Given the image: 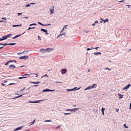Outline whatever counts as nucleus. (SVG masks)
Returning <instances> with one entry per match:
<instances>
[{"label":"nucleus","instance_id":"18","mask_svg":"<svg viewBox=\"0 0 131 131\" xmlns=\"http://www.w3.org/2000/svg\"><path fill=\"white\" fill-rule=\"evenodd\" d=\"M19 36H21V34L16 35V36L13 37L12 38H13V39H15L17 38V37H19Z\"/></svg>","mask_w":131,"mask_h":131},{"label":"nucleus","instance_id":"33","mask_svg":"<svg viewBox=\"0 0 131 131\" xmlns=\"http://www.w3.org/2000/svg\"><path fill=\"white\" fill-rule=\"evenodd\" d=\"M104 70H108L109 71H111V69H110L109 68H106L104 69Z\"/></svg>","mask_w":131,"mask_h":131},{"label":"nucleus","instance_id":"57","mask_svg":"<svg viewBox=\"0 0 131 131\" xmlns=\"http://www.w3.org/2000/svg\"><path fill=\"white\" fill-rule=\"evenodd\" d=\"M2 85H4V86H5V85H6V84H5L4 83H2Z\"/></svg>","mask_w":131,"mask_h":131},{"label":"nucleus","instance_id":"44","mask_svg":"<svg viewBox=\"0 0 131 131\" xmlns=\"http://www.w3.org/2000/svg\"><path fill=\"white\" fill-rule=\"evenodd\" d=\"M119 3H124V0H122L121 1H118Z\"/></svg>","mask_w":131,"mask_h":131},{"label":"nucleus","instance_id":"41","mask_svg":"<svg viewBox=\"0 0 131 131\" xmlns=\"http://www.w3.org/2000/svg\"><path fill=\"white\" fill-rule=\"evenodd\" d=\"M38 24H39V25H41V26H43V25H45L41 24V23H40V22H38Z\"/></svg>","mask_w":131,"mask_h":131},{"label":"nucleus","instance_id":"63","mask_svg":"<svg viewBox=\"0 0 131 131\" xmlns=\"http://www.w3.org/2000/svg\"><path fill=\"white\" fill-rule=\"evenodd\" d=\"M1 40H4V39H3V38H0V41H1Z\"/></svg>","mask_w":131,"mask_h":131},{"label":"nucleus","instance_id":"25","mask_svg":"<svg viewBox=\"0 0 131 131\" xmlns=\"http://www.w3.org/2000/svg\"><path fill=\"white\" fill-rule=\"evenodd\" d=\"M101 52H98V53H97V52H95L94 53V55H101Z\"/></svg>","mask_w":131,"mask_h":131},{"label":"nucleus","instance_id":"16","mask_svg":"<svg viewBox=\"0 0 131 131\" xmlns=\"http://www.w3.org/2000/svg\"><path fill=\"white\" fill-rule=\"evenodd\" d=\"M28 53V51H24V52H21V53H18L17 55H19V54H24V55H25V54Z\"/></svg>","mask_w":131,"mask_h":131},{"label":"nucleus","instance_id":"35","mask_svg":"<svg viewBox=\"0 0 131 131\" xmlns=\"http://www.w3.org/2000/svg\"><path fill=\"white\" fill-rule=\"evenodd\" d=\"M44 122H52V120H45Z\"/></svg>","mask_w":131,"mask_h":131},{"label":"nucleus","instance_id":"50","mask_svg":"<svg viewBox=\"0 0 131 131\" xmlns=\"http://www.w3.org/2000/svg\"><path fill=\"white\" fill-rule=\"evenodd\" d=\"M85 32H86V33H89V32H90V31H84Z\"/></svg>","mask_w":131,"mask_h":131},{"label":"nucleus","instance_id":"39","mask_svg":"<svg viewBox=\"0 0 131 131\" xmlns=\"http://www.w3.org/2000/svg\"><path fill=\"white\" fill-rule=\"evenodd\" d=\"M104 111H105V108H104L103 107H102V108H101V112H104Z\"/></svg>","mask_w":131,"mask_h":131},{"label":"nucleus","instance_id":"62","mask_svg":"<svg viewBox=\"0 0 131 131\" xmlns=\"http://www.w3.org/2000/svg\"><path fill=\"white\" fill-rule=\"evenodd\" d=\"M26 75L29 76V75H28V74H26L24 75V76H26Z\"/></svg>","mask_w":131,"mask_h":131},{"label":"nucleus","instance_id":"28","mask_svg":"<svg viewBox=\"0 0 131 131\" xmlns=\"http://www.w3.org/2000/svg\"><path fill=\"white\" fill-rule=\"evenodd\" d=\"M103 21L104 23H106V22H108V18H106L105 20H102Z\"/></svg>","mask_w":131,"mask_h":131},{"label":"nucleus","instance_id":"17","mask_svg":"<svg viewBox=\"0 0 131 131\" xmlns=\"http://www.w3.org/2000/svg\"><path fill=\"white\" fill-rule=\"evenodd\" d=\"M81 87H80L79 88H77V87H75L73 89V91H78V90H80Z\"/></svg>","mask_w":131,"mask_h":131},{"label":"nucleus","instance_id":"43","mask_svg":"<svg viewBox=\"0 0 131 131\" xmlns=\"http://www.w3.org/2000/svg\"><path fill=\"white\" fill-rule=\"evenodd\" d=\"M25 90V87H24L23 89H21L20 92H23Z\"/></svg>","mask_w":131,"mask_h":131},{"label":"nucleus","instance_id":"46","mask_svg":"<svg viewBox=\"0 0 131 131\" xmlns=\"http://www.w3.org/2000/svg\"><path fill=\"white\" fill-rule=\"evenodd\" d=\"M46 76H47L48 77V74L45 75L43 76L42 77H42H46Z\"/></svg>","mask_w":131,"mask_h":131},{"label":"nucleus","instance_id":"10","mask_svg":"<svg viewBox=\"0 0 131 131\" xmlns=\"http://www.w3.org/2000/svg\"><path fill=\"white\" fill-rule=\"evenodd\" d=\"M92 89H93V88H92V86L90 85V86L87 87L86 89H85L84 90V91H88V90H92Z\"/></svg>","mask_w":131,"mask_h":131},{"label":"nucleus","instance_id":"45","mask_svg":"<svg viewBox=\"0 0 131 131\" xmlns=\"http://www.w3.org/2000/svg\"><path fill=\"white\" fill-rule=\"evenodd\" d=\"M66 111H71V109H66Z\"/></svg>","mask_w":131,"mask_h":131},{"label":"nucleus","instance_id":"53","mask_svg":"<svg viewBox=\"0 0 131 131\" xmlns=\"http://www.w3.org/2000/svg\"><path fill=\"white\" fill-rule=\"evenodd\" d=\"M19 15H22V13H18V16H19Z\"/></svg>","mask_w":131,"mask_h":131},{"label":"nucleus","instance_id":"34","mask_svg":"<svg viewBox=\"0 0 131 131\" xmlns=\"http://www.w3.org/2000/svg\"><path fill=\"white\" fill-rule=\"evenodd\" d=\"M63 114H64V115H69L71 114V113H64Z\"/></svg>","mask_w":131,"mask_h":131},{"label":"nucleus","instance_id":"29","mask_svg":"<svg viewBox=\"0 0 131 131\" xmlns=\"http://www.w3.org/2000/svg\"><path fill=\"white\" fill-rule=\"evenodd\" d=\"M51 25H52V24H45L43 25V26H51Z\"/></svg>","mask_w":131,"mask_h":131},{"label":"nucleus","instance_id":"23","mask_svg":"<svg viewBox=\"0 0 131 131\" xmlns=\"http://www.w3.org/2000/svg\"><path fill=\"white\" fill-rule=\"evenodd\" d=\"M50 91H51L50 89H45V90H43V92H50Z\"/></svg>","mask_w":131,"mask_h":131},{"label":"nucleus","instance_id":"51","mask_svg":"<svg viewBox=\"0 0 131 131\" xmlns=\"http://www.w3.org/2000/svg\"><path fill=\"white\" fill-rule=\"evenodd\" d=\"M55 128L58 129V128H60V125L58 126L57 127H55Z\"/></svg>","mask_w":131,"mask_h":131},{"label":"nucleus","instance_id":"9","mask_svg":"<svg viewBox=\"0 0 131 131\" xmlns=\"http://www.w3.org/2000/svg\"><path fill=\"white\" fill-rule=\"evenodd\" d=\"M78 110H79V108H75L71 109V111H74V112H76V111H78Z\"/></svg>","mask_w":131,"mask_h":131},{"label":"nucleus","instance_id":"61","mask_svg":"<svg viewBox=\"0 0 131 131\" xmlns=\"http://www.w3.org/2000/svg\"><path fill=\"white\" fill-rule=\"evenodd\" d=\"M98 20H96V21H95L94 23H95V24H96V23H98Z\"/></svg>","mask_w":131,"mask_h":131},{"label":"nucleus","instance_id":"42","mask_svg":"<svg viewBox=\"0 0 131 131\" xmlns=\"http://www.w3.org/2000/svg\"><path fill=\"white\" fill-rule=\"evenodd\" d=\"M38 40H41V38L40 37V36H38Z\"/></svg>","mask_w":131,"mask_h":131},{"label":"nucleus","instance_id":"49","mask_svg":"<svg viewBox=\"0 0 131 131\" xmlns=\"http://www.w3.org/2000/svg\"><path fill=\"white\" fill-rule=\"evenodd\" d=\"M30 29H32L31 27H29L28 30H30Z\"/></svg>","mask_w":131,"mask_h":131},{"label":"nucleus","instance_id":"60","mask_svg":"<svg viewBox=\"0 0 131 131\" xmlns=\"http://www.w3.org/2000/svg\"><path fill=\"white\" fill-rule=\"evenodd\" d=\"M102 115H105V113L104 112H102Z\"/></svg>","mask_w":131,"mask_h":131},{"label":"nucleus","instance_id":"1","mask_svg":"<svg viewBox=\"0 0 131 131\" xmlns=\"http://www.w3.org/2000/svg\"><path fill=\"white\" fill-rule=\"evenodd\" d=\"M54 51V49L53 48H47L46 49H42L40 50V53H50V52Z\"/></svg>","mask_w":131,"mask_h":131},{"label":"nucleus","instance_id":"12","mask_svg":"<svg viewBox=\"0 0 131 131\" xmlns=\"http://www.w3.org/2000/svg\"><path fill=\"white\" fill-rule=\"evenodd\" d=\"M30 5H35V3H32L30 4H27L26 6H25V7L27 8V7H30Z\"/></svg>","mask_w":131,"mask_h":131},{"label":"nucleus","instance_id":"13","mask_svg":"<svg viewBox=\"0 0 131 131\" xmlns=\"http://www.w3.org/2000/svg\"><path fill=\"white\" fill-rule=\"evenodd\" d=\"M91 88H92V89H96V88H97V84H92Z\"/></svg>","mask_w":131,"mask_h":131},{"label":"nucleus","instance_id":"21","mask_svg":"<svg viewBox=\"0 0 131 131\" xmlns=\"http://www.w3.org/2000/svg\"><path fill=\"white\" fill-rule=\"evenodd\" d=\"M23 95H19L18 96H16L15 97L13 98L12 99H17V98H20V97H22Z\"/></svg>","mask_w":131,"mask_h":131},{"label":"nucleus","instance_id":"14","mask_svg":"<svg viewBox=\"0 0 131 131\" xmlns=\"http://www.w3.org/2000/svg\"><path fill=\"white\" fill-rule=\"evenodd\" d=\"M11 62H14V60H8L5 64V66H7L9 63H11Z\"/></svg>","mask_w":131,"mask_h":131},{"label":"nucleus","instance_id":"59","mask_svg":"<svg viewBox=\"0 0 131 131\" xmlns=\"http://www.w3.org/2000/svg\"><path fill=\"white\" fill-rule=\"evenodd\" d=\"M95 25H96V24L95 23L92 24V26H95Z\"/></svg>","mask_w":131,"mask_h":131},{"label":"nucleus","instance_id":"56","mask_svg":"<svg viewBox=\"0 0 131 131\" xmlns=\"http://www.w3.org/2000/svg\"><path fill=\"white\" fill-rule=\"evenodd\" d=\"M2 20H6V18H5V17H3V18H2Z\"/></svg>","mask_w":131,"mask_h":131},{"label":"nucleus","instance_id":"27","mask_svg":"<svg viewBox=\"0 0 131 131\" xmlns=\"http://www.w3.org/2000/svg\"><path fill=\"white\" fill-rule=\"evenodd\" d=\"M12 35V34H9L8 35L5 36L6 37V38H8V37H10Z\"/></svg>","mask_w":131,"mask_h":131},{"label":"nucleus","instance_id":"3","mask_svg":"<svg viewBox=\"0 0 131 131\" xmlns=\"http://www.w3.org/2000/svg\"><path fill=\"white\" fill-rule=\"evenodd\" d=\"M28 56H20L19 57V60H27L28 59Z\"/></svg>","mask_w":131,"mask_h":131},{"label":"nucleus","instance_id":"8","mask_svg":"<svg viewBox=\"0 0 131 131\" xmlns=\"http://www.w3.org/2000/svg\"><path fill=\"white\" fill-rule=\"evenodd\" d=\"M22 128H23V126L18 127L15 128L14 131L20 130V129H22Z\"/></svg>","mask_w":131,"mask_h":131},{"label":"nucleus","instance_id":"2","mask_svg":"<svg viewBox=\"0 0 131 131\" xmlns=\"http://www.w3.org/2000/svg\"><path fill=\"white\" fill-rule=\"evenodd\" d=\"M42 101H46V99H42V100H36V101H29V103H39V102H41Z\"/></svg>","mask_w":131,"mask_h":131},{"label":"nucleus","instance_id":"55","mask_svg":"<svg viewBox=\"0 0 131 131\" xmlns=\"http://www.w3.org/2000/svg\"><path fill=\"white\" fill-rule=\"evenodd\" d=\"M99 48H100V47H96V48H95L94 49H95V50H98V49H99Z\"/></svg>","mask_w":131,"mask_h":131},{"label":"nucleus","instance_id":"38","mask_svg":"<svg viewBox=\"0 0 131 131\" xmlns=\"http://www.w3.org/2000/svg\"><path fill=\"white\" fill-rule=\"evenodd\" d=\"M2 46H9V43H2Z\"/></svg>","mask_w":131,"mask_h":131},{"label":"nucleus","instance_id":"47","mask_svg":"<svg viewBox=\"0 0 131 131\" xmlns=\"http://www.w3.org/2000/svg\"><path fill=\"white\" fill-rule=\"evenodd\" d=\"M56 83H62V82L56 81Z\"/></svg>","mask_w":131,"mask_h":131},{"label":"nucleus","instance_id":"37","mask_svg":"<svg viewBox=\"0 0 131 131\" xmlns=\"http://www.w3.org/2000/svg\"><path fill=\"white\" fill-rule=\"evenodd\" d=\"M35 122V120L33 121V122L31 123L30 125H33V124H34Z\"/></svg>","mask_w":131,"mask_h":131},{"label":"nucleus","instance_id":"15","mask_svg":"<svg viewBox=\"0 0 131 131\" xmlns=\"http://www.w3.org/2000/svg\"><path fill=\"white\" fill-rule=\"evenodd\" d=\"M9 68H12L13 69L16 68V66H15V65L14 64H11L9 66Z\"/></svg>","mask_w":131,"mask_h":131},{"label":"nucleus","instance_id":"58","mask_svg":"<svg viewBox=\"0 0 131 131\" xmlns=\"http://www.w3.org/2000/svg\"><path fill=\"white\" fill-rule=\"evenodd\" d=\"M33 86V87H34V86H35V87L38 86V85H34Z\"/></svg>","mask_w":131,"mask_h":131},{"label":"nucleus","instance_id":"7","mask_svg":"<svg viewBox=\"0 0 131 131\" xmlns=\"http://www.w3.org/2000/svg\"><path fill=\"white\" fill-rule=\"evenodd\" d=\"M41 31H43V32H45L46 33V34H47L48 35V34H49V33L48 32V31L46 29H41Z\"/></svg>","mask_w":131,"mask_h":131},{"label":"nucleus","instance_id":"19","mask_svg":"<svg viewBox=\"0 0 131 131\" xmlns=\"http://www.w3.org/2000/svg\"><path fill=\"white\" fill-rule=\"evenodd\" d=\"M118 95L119 96V99H122L123 98V95L120 94H118Z\"/></svg>","mask_w":131,"mask_h":131},{"label":"nucleus","instance_id":"52","mask_svg":"<svg viewBox=\"0 0 131 131\" xmlns=\"http://www.w3.org/2000/svg\"><path fill=\"white\" fill-rule=\"evenodd\" d=\"M50 92H55V90H50Z\"/></svg>","mask_w":131,"mask_h":131},{"label":"nucleus","instance_id":"30","mask_svg":"<svg viewBox=\"0 0 131 131\" xmlns=\"http://www.w3.org/2000/svg\"><path fill=\"white\" fill-rule=\"evenodd\" d=\"M2 39H3V40H5V39H7V37H6V36H3L2 37Z\"/></svg>","mask_w":131,"mask_h":131},{"label":"nucleus","instance_id":"5","mask_svg":"<svg viewBox=\"0 0 131 131\" xmlns=\"http://www.w3.org/2000/svg\"><path fill=\"white\" fill-rule=\"evenodd\" d=\"M60 72H61V74H65V73H66L67 72V70H65L64 69H62L60 70Z\"/></svg>","mask_w":131,"mask_h":131},{"label":"nucleus","instance_id":"32","mask_svg":"<svg viewBox=\"0 0 131 131\" xmlns=\"http://www.w3.org/2000/svg\"><path fill=\"white\" fill-rule=\"evenodd\" d=\"M124 128H128V127L126 126V124H124Z\"/></svg>","mask_w":131,"mask_h":131},{"label":"nucleus","instance_id":"31","mask_svg":"<svg viewBox=\"0 0 131 131\" xmlns=\"http://www.w3.org/2000/svg\"><path fill=\"white\" fill-rule=\"evenodd\" d=\"M67 91H68V92H72V91H73V89H67Z\"/></svg>","mask_w":131,"mask_h":131},{"label":"nucleus","instance_id":"40","mask_svg":"<svg viewBox=\"0 0 131 131\" xmlns=\"http://www.w3.org/2000/svg\"><path fill=\"white\" fill-rule=\"evenodd\" d=\"M36 24H32L31 25H30V26H36Z\"/></svg>","mask_w":131,"mask_h":131},{"label":"nucleus","instance_id":"54","mask_svg":"<svg viewBox=\"0 0 131 131\" xmlns=\"http://www.w3.org/2000/svg\"><path fill=\"white\" fill-rule=\"evenodd\" d=\"M126 7H128V9H129V7H131V6H130V5H126Z\"/></svg>","mask_w":131,"mask_h":131},{"label":"nucleus","instance_id":"36","mask_svg":"<svg viewBox=\"0 0 131 131\" xmlns=\"http://www.w3.org/2000/svg\"><path fill=\"white\" fill-rule=\"evenodd\" d=\"M23 78H26V77H20L18 78V79H23Z\"/></svg>","mask_w":131,"mask_h":131},{"label":"nucleus","instance_id":"26","mask_svg":"<svg viewBox=\"0 0 131 131\" xmlns=\"http://www.w3.org/2000/svg\"><path fill=\"white\" fill-rule=\"evenodd\" d=\"M67 29V25H66V26H64V27H63V29L61 31V32H62V31H63V29Z\"/></svg>","mask_w":131,"mask_h":131},{"label":"nucleus","instance_id":"4","mask_svg":"<svg viewBox=\"0 0 131 131\" xmlns=\"http://www.w3.org/2000/svg\"><path fill=\"white\" fill-rule=\"evenodd\" d=\"M54 9H55V7L54 6H52L50 8V11L51 15H53V14H54Z\"/></svg>","mask_w":131,"mask_h":131},{"label":"nucleus","instance_id":"11","mask_svg":"<svg viewBox=\"0 0 131 131\" xmlns=\"http://www.w3.org/2000/svg\"><path fill=\"white\" fill-rule=\"evenodd\" d=\"M30 83H33V84H38V83H40V82H39V81H37V82L30 81Z\"/></svg>","mask_w":131,"mask_h":131},{"label":"nucleus","instance_id":"48","mask_svg":"<svg viewBox=\"0 0 131 131\" xmlns=\"http://www.w3.org/2000/svg\"><path fill=\"white\" fill-rule=\"evenodd\" d=\"M14 84H15V83H10V84H9V85H14Z\"/></svg>","mask_w":131,"mask_h":131},{"label":"nucleus","instance_id":"24","mask_svg":"<svg viewBox=\"0 0 131 131\" xmlns=\"http://www.w3.org/2000/svg\"><path fill=\"white\" fill-rule=\"evenodd\" d=\"M9 46H15L16 45V43H8Z\"/></svg>","mask_w":131,"mask_h":131},{"label":"nucleus","instance_id":"20","mask_svg":"<svg viewBox=\"0 0 131 131\" xmlns=\"http://www.w3.org/2000/svg\"><path fill=\"white\" fill-rule=\"evenodd\" d=\"M20 26L21 27V26H22V24H20V25H13L12 27H18Z\"/></svg>","mask_w":131,"mask_h":131},{"label":"nucleus","instance_id":"64","mask_svg":"<svg viewBox=\"0 0 131 131\" xmlns=\"http://www.w3.org/2000/svg\"><path fill=\"white\" fill-rule=\"evenodd\" d=\"M60 36H61V34L59 35L58 36L57 38L60 37Z\"/></svg>","mask_w":131,"mask_h":131},{"label":"nucleus","instance_id":"6","mask_svg":"<svg viewBox=\"0 0 131 131\" xmlns=\"http://www.w3.org/2000/svg\"><path fill=\"white\" fill-rule=\"evenodd\" d=\"M130 86V84H128L127 86L124 87L122 90L123 91H124L125 90H127L129 87Z\"/></svg>","mask_w":131,"mask_h":131},{"label":"nucleus","instance_id":"22","mask_svg":"<svg viewBox=\"0 0 131 131\" xmlns=\"http://www.w3.org/2000/svg\"><path fill=\"white\" fill-rule=\"evenodd\" d=\"M95 49V48L91 47V48H88L86 49L87 51H91V50Z\"/></svg>","mask_w":131,"mask_h":131}]
</instances>
